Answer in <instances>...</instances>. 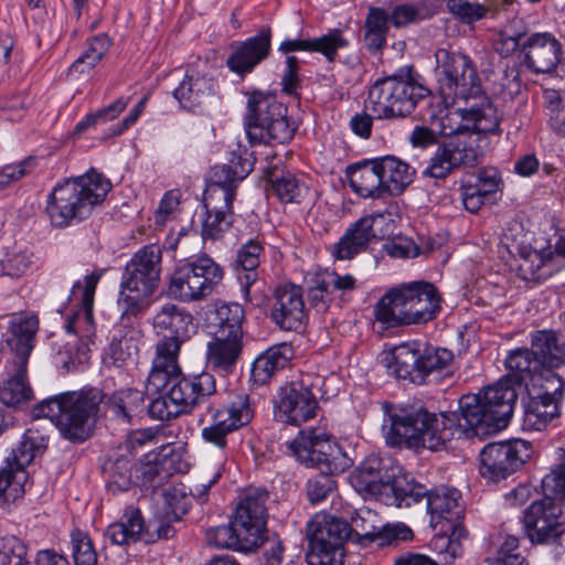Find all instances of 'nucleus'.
Here are the masks:
<instances>
[{
    "instance_id": "obj_59",
    "label": "nucleus",
    "mask_w": 565,
    "mask_h": 565,
    "mask_svg": "<svg viewBox=\"0 0 565 565\" xmlns=\"http://www.w3.org/2000/svg\"><path fill=\"white\" fill-rule=\"evenodd\" d=\"M46 443L47 439L40 435L38 428H30L24 434V439L20 443L19 447L13 449L12 452L19 460L22 455H29L32 462L35 454L46 448Z\"/></svg>"
},
{
    "instance_id": "obj_31",
    "label": "nucleus",
    "mask_w": 565,
    "mask_h": 565,
    "mask_svg": "<svg viewBox=\"0 0 565 565\" xmlns=\"http://www.w3.org/2000/svg\"><path fill=\"white\" fill-rule=\"evenodd\" d=\"M31 463L29 455H22L20 460L12 452L0 469V498L14 501L24 493L28 481L25 467Z\"/></svg>"
},
{
    "instance_id": "obj_48",
    "label": "nucleus",
    "mask_w": 565,
    "mask_h": 565,
    "mask_svg": "<svg viewBox=\"0 0 565 565\" xmlns=\"http://www.w3.org/2000/svg\"><path fill=\"white\" fill-rule=\"evenodd\" d=\"M263 252L262 245L257 241L250 239L242 246L237 252L236 264L244 270L248 271L245 275V297H248L249 287L256 280V273L254 271L259 265V256Z\"/></svg>"
},
{
    "instance_id": "obj_15",
    "label": "nucleus",
    "mask_w": 565,
    "mask_h": 565,
    "mask_svg": "<svg viewBox=\"0 0 565 565\" xmlns=\"http://www.w3.org/2000/svg\"><path fill=\"white\" fill-rule=\"evenodd\" d=\"M222 279V268L204 255L173 273L169 292L182 301L201 300L209 296Z\"/></svg>"
},
{
    "instance_id": "obj_51",
    "label": "nucleus",
    "mask_w": 565,
    "mask_h": 565,
    "mask_svg": "<svg viewBox=\"0 0 565 565\" xmlns=\"http://www.w3.org/2000/svg\"><path fill=\"white\" fill-rule=\"evenodd\" d=\"M349 44L348 39L343 32L333 29L327 34L310 39V52L321 53L329 62H333L338 51L347 47Z\"/></svg>"
},
{
    "instance_id": "obj_28",
    "label": "nucleus",
    "mask_w": 565,
    "mask_h": 565,
    "mask_svg": "<svg viewBox=\"0 0 565 565\" xmlns=\"http://www.w3.org/2000/svg\"><path fill=\"white\" fill-rule=\"evenodd\" d=\"M409 284L391 289L377 302L375 317L387 328L409 324Z\"/></svg>"
},
{
    "instance_id": "obj_57",
    "label": "nucleus",
    "mask_w": 565,
    "mask_h": 565,
    "mask_svg": "<svg viewBox=\"0 0 565 565\" xmlns=\"http://www.w3.org/2000/svg\"><path fill=\"white\" fill-rule=\"evenodd\" d=\"M75 565H97V554L89 537L77 531L72 534Z\"/></svg>"
},
{
    "instance_id": "obj_20",
    "label": "nucleus",
    "mask_w": 565,
    "mask_h": 565,
    "mask_svg": "<svg viewBox=\"0 0 565 565\" xmlns=\"http://www.w3.org/2000/svg\"><path fill=\"white\" fill-rule=\"evenodd\" d=\"M268 499V491L254 490L246 494L235 509L232 520L236 531L241 533L245 546H249L250 550L256 548L263 542L268 518L266 508Z\"/></svg>"
},
{
    "instance_id": "obj_22",
    "label": "nucleus",
    "mask_w": 565,
    "mask_h": 565,
    "mask_svg": "<svg viewBox=\"0 0 565 565\" xmlns=\"http://www.w3.org/2000/svg\"><path fill=\"white\" fill-rule=\"evenodd\" d=\"M393 221L390 213L367 215L347 231L334 249L338 259H351L364 250L375 238H382L392 232Z\"/></svg>"
},
{
    "instance_id": "obj_34",
    "label": "nucleus",
    "mask_w": 565,
    "mask_h": 565,
    "mask_svg": "<svg viewBox=\"0 0 565 565\" xmlns=\"http://www.w3.org/2000/svg\"><path fill=\"white\" fill-rule=\"evenodd\" d=\"M351 188L362 198H385L376 160L350 168L348 171Z\"/></svg>"
},
{
    "instance_id": "obj_9",
    "label": "nucleus",
    "mask_w": 565,
    "mask_h": 565,
    "mask_svg": "<svg viewBox=\"0 0 565 565\" xmlns=\"http://www.w3.org/2000/svg\"><path fill=\"white\" fill-rule=\"evenodd\" d=\"M39 329L36 316L18 317L10 322V335L6 348L14 354L17 370L0 387V399L8 406H18L32 397V390L25 382L26 363L33 349V342Z\"/></svg>"
},
{
    "instance_id": "obj_37",
    "label": "nucleus",
    "mask_w": 565,
    "mask_h": 565,
    "mask_svg": "<svg viewBox=\"0 0 565 565\" xmlns=\"http://www.w3.org/2000/svg\"><path fill=\"white\" fill-rule=\"evenodd\" d=\"M99 280V275L90 274L85 277V286L82 294V306L83 311L74 316L66 326L68 333L77 332L81 330L82 337L87 338L89 341L95 334L94 322H93V302L94 294Z\"/></svg>"
},
{
    "instance_id": "obj_54",
    "label": "nucleus",
    "mask_w": 565,
    "mask_h": 565,
    "mask_svg": "<svg viewBox=\"0 0 565 565\" xmlns=\"http://www.w3.org/2000/svg\"><path fill=\"white\" fill-rule=\"evenodd\" d=\"M448 10L463 23H473L486 17L488 8L484 4L469 0H448Z\"/></svg>"
},
{
    "instance_id": "obj_32",
    "label": "nucleus",
    "mask_w": 565,
    "mask_h": 565,
    "mask_svg": "<svg viewBox=\"0 0 565 565\" xmlns=\"http://www.w3.org/2000/svg\"><path fill=\"white\" fill-rule=\"evenodd\" d=\"M439 309V298L434 285L415 281L409 284V324L431 320Z\"/></svg>"
},
{
    "instance_id": "obj_13",
    "label": "nucleus",
    "mask_w": 565,
    "mask_h": 565,
    "mask_svg": "<svg viewBox=\"0 0 565 565\" xmlns=\"http://www.w3.org/2000/svg\"><path fill=\"white\" fill-rule=\"evenodd\" d=\"M291 455L300 462L312 467H324L328 473H341L350 467V458L330 440L323 426H308L287 443Z\"/></svg>"
},
{
    "instance_id": "obj_53",
    "label": "nucleus",
    "mask_w": 565,
    "mask_h": 565,
    "mask_svg": "<svg viewBox=\"0 0 565 565\" xmlns=\"http://www.w3.org/2000/svg\"><path fill=\"white\" fill-rule=\"evenodd\" d=\"M26 552L25 544L18 537H0V565H24Z\"/></svg>"
},
{
    "instance_id": "obj_46",
    "label": "nucleus",
    "mask_w": 565,
    "mask_h": 565,
    "mask_svg": "<svg viewBox=\"0 0 565 565\" xmlns=\"http://www.w3.org/2000/svg\"><path fill=\"white\" fill-rule=\"evenodd\" d=\"M110 46V40L106 34L94 36L86 52L82 54L70 67V73L84 74L94 68L104 57Z\"/></svg>"
},
{
    "instance_id": "obj_58",
    "label": "nucleus",
    "mask_w": 565,
    "mask_h": 565,
    "mask_svg": "<svg viewBox=\"0 0 565 565\" xmlns=\"http://www.w3.org/2000/svg\"><path fill=\"white\" fill-rule=\"evenodd\" d=\"M169 393L160 395L157 398L152 399L148 406V414L158 420H170L172 418L178 417L181 412V407L177 406L173 401H171Z\"/></svg>"
},
{
    "instance_id": "obj_11",
    "label": "nucleus",
    "mask_w": 565,
    "mask_h": 565,
    "mask_svg": "<svg viewBox=\"0 0 565 565\" xmlns=\"http://www.w3.org/2000/svg\"><path fill=\"white\" fill-rule=\"evenodd\" d=\"M427 89L411 74H394L379 79L369 92L371 109L377 118H401L408 116Z\"/></svg>"
},
{
    "instance_id": "obj_45",
    "label": "nucleus",
    "mask_w": 565,
    "mask_h": 565,
    "mask_svg": "<svg viewBox=\"0 0 565 565\" xmlns=\"http://www.w3.org/2000/svg\"><path fill=\"white\" fill-rule=\"evenodd\" d=\"M505 365L515 382H523L531 376L532 372L539 370L541 363L532 348L512 351L505 359Z\"/></svg>"
},
{
    "instance_id": "obj_5",
    "label": "nucleus",
    "mask_w": 565,
    "mask_h": 565,
    "mask_svg": "<svg viewBox=\"0 0 565 565\" xmlns=\"http://www.w3.org/2000/svg\"><path fill=\"white\" fill-rule=\"evenodd\" d=\"M253 164L248 159L233 154L228 164L221 167L224 174L218 181L207 188L203 199L205 217L202 223L203 239H216L232 224V204L234 191L228 183L243 180L252 171Z\"/></svg>"
},
{
    "instance_id": "obj_55",
    "label": "nucleus",
    "mask_w": 565,
    "mask_h": 565,
    "mask_svg": "<svg viewBox=\"0 0 565 565\" xmlns=\"http://www.w3.org/2000/svg\"><path fill=\"white\" fill-rule=\"evenodd\" d=\"M270 191L281 202L291 203L296 202L300 195L301 188L290 172L282 173L280 177L270 179Z\"/></svg>"
},
{
    "instance_id": "obj_4",
    "label": "nucleus",
    "mask_w": 565,
    "mask_h": 565,
    "mask_svg": "<svg viewBox=\"0 0 565 565\" xmlns=\"http://www.w3.org/2000/svg\"><path fill=\"white\" fill-rule=\"evenodd\" d=\"M350 483L364 499H374L388 507H411L425 493V487L405 473L393 475L381 458L372 456L350 475Z\"/></svg>"
},
{
    "instance_id": "obj_18",
    "label": "nucleus",
    "mask_w": 565,
    "mask_h": 565,
    "mask_svg": "<svg viewBox=\"0 0 565 565\" xmlns=\"http://www.w3.org/2000/svg\"><path fill=\"white\" fill-rule=\"evenodd\" d=\"M563 508L550 499L534 501L523 515L526 537L533 544H555L565 532Z\"/></svg>"
},
{
    "instance_id": "obj_23",
    "label": "nucleus",
    "mask_w": 565,
    "mask_h": 565,
    "mask_svg": "<svg viewBox=\"0 0 565 565\" xmlns=\"http://www.w3.org/2000/svg\"><path fill=\"white\" fill-rule=\"evenodd\" d=\"M318 402L303 382H292L279 392L276 416L292 425H300L317 416Z\"/></svg>"
},
{
    "instance_id": "obj_39",
    "label": "nucleus",
    "mask_w": 565,
    "mask_h": 565,
    "mask_svg": "<svg viewBox=\"0 0 565 565\" xmlns=\"http://www.w3.org/2000/svg\"><path fill=\"white\" fill-rule=\"evenodd\" d=\"M212 79L204 74H186L185 78L174 89V97L185 108L202 104L212 94Z\"/></svg>"
},
{
    "instance_id": "obj_2",
    "label": "nucleus",
    "mask_w": 565,
    "mask_h": 565,
    "mask_svg": "<svg viewBox=\"0 0 565 565\" xmlns=\"http://www.w3.org/2000/svg\"><path fill=\"white\" fill-rule=\"evenodd\" d=\"M516 398L509 381L500 380L482 393L462 396L459 413H443L439 418L422 407L395 409L386 403L383 431L392 446L437 450L456 434L483 437L501 430L513 414Z\"/></svg>"
},
{
    "instance_id": "obj_29",
    "label": "nucleus",
    "mask_w": 565,
    "mask_h": 565,
    "mask_svg": "<svg viewBox=\"0 0 565 565\" xmlns=\"http://www.w3.org/2000/svg\"><path fill=\"white\" fill-rule=\"evenodd\" d=\"M241 338H226L225 333H214L207 343L206 365L215 372L228 373L235 366L242 353Z\"/></svg>"
},
{
    "instance_id": "obj_19",
    "label": "nucleus",
    "mask_w": 565,
    "mask_h": 565,
    "mask_svg": "<svg viewBox=\"0 0 565 565\" xmlns=\"http://www.w3.org/2000/svg\"><path fill=\"white\" fill-rule=\"evenodd\" d=\"M212 423L202 429L201 436L206 441L221 449L226 446L227 435L250 423L254 416L249 396L239 394L230 405L222 409L209 407Z\"/></svg>"
},
{
    "instance_id": "obj_44",
    "label": "nucleus",
    "mask_w": 565,
    "mask_h": 565,
    "mask_svg": "<svg viewBox=\"0 0 565 565\" xmlns=\"http://www.w3.org/2000/svg\"><path fill=\"white\" fill-rule=\"evenodd\" d=\"M136 460L130 455H121L116 458L110 468V477L107 482L108 490L114 494L129 490L135 483L132 469Z\"/></svg>"
},
{
    "instance_id": "obj_30",
    "label": "nucleus",
    "mask_w": 565,
    "mask_h": 565,
    "mask_svg": "<svg viewBox=\"0 0 565 565\" xmlns=\"http://www.w3.org/2000/svg\"><path fill=\"white\" fill-rule=\"evenodd\" d=\"M141 331L134 326H122L104 355L106 366L124 367L132 363L138 353Z\"/></svg>"
},
{
    "instance_id": "obj_25",
    "label": "nucleus",
    "mask_w": 565,
    "mask_h": 565,
    "mask_svg": "<svg viewBox=\"0 0 565 565\" xmlns=\"http://www.w3.org/2000/svg\"><path fill=\"white\" fill-rule=\"evenodd\" d=\"M271 317L284 330L298 331L302 328L306 311L299 286L282 285L276 288Z\"/></svg>"
},
{
    "instance_id": "obj_43",
    "label": "nucleus",
    "mask_w": 565,
    "mask_h": 565,
    "mask_svg": "<svg viewBox=\"0 0 565 565\" xmlns=\"http://www.w3.org/2000/svg\"><path fill=\"white\" fill-rule=\"evenodd\" d=\"M224 470L223 460L206 461L201 465L189 492L192 497L204 501L210 488L217 482Z\"/></svg>"
},
{
    "instance_id": "obj_38",
    "label": "nucleus",
    "mask_w": 565,
    "mask_h": 565,
    "mask_svg": "<svg viewBox=\"0 0 565 565\" xmlns=\"http://www.w3.org/2000/svg\"><path fill=\"white\" fill-rule=\"evenodd\" d=\"M291 356L288 344L271 347L262 353L253 363L252 377L257 384H265L276 371L284 369Z\"/></svg>"
},
{
    "instance_id": "obj_62",
    "label": "nucleus",
    "mask_w": 565,
    "mask_h": 565,
    "mask_svg": "<svg viewBox=\"0 0 565 565\" xmlns=\"http://www.w3.org/2000/svg\"><path fill=\"white\" fill-rule=\"evenodd\" d=\"M498 94L504 99H513L521 92L520 73L515 66L507 67L500 82Z\"/></svg>"
},
{
    "instance_id": "obj_7",
    "label": "nucleus",
    "mask_w": 565,
    "mask_h": 565,
    "mask_svg": "<svg viewBox=\"0 0 565 565\" xmlns=\"http://www.w3.org/2000/svg\"><path fill=\"white\" fill-rule=\"evenodd\" d=\"M98 412L97 395L63 394L42 402L38 415L55 423L65 439L86 440L92 434V419Z\"/></svg>"
},
{
    "instance_id": "obj_10",
    "label": "nucleus",
    "mask_w": 565,
    "mask_h": 565,
    "mask_svg": "<svg viewBox=\"0 0 565 565\" xmlns=\"http://www.w3.org/2000/svg\"><path fill=\"white\" fill-rule=\"evenodd\" d=\"M153 327L158 332L169 333L157 343L150 371V382L158 387L164 384V379H168L169 374L178 370L177 358L183 339L192 328V317L181 312L175 305L168 303L154 316Z\"/></svg>"
},
{
    "instance_id": "obj_33",
    "label": "nucleus",
    "mask_w": 565,
    "mask_h": 565,
    "mask_svg": "<svg viewBox=\"0 0 565 565\" xmlns=\"http://www.w3.org/2000/svg\"><path fill=\"white\" fill-rule=\"evenodd\" d=\"M531 344L541 365L557 369L565 364V340L553 330H540L532 334Z\"/></svg>"
},
{
    "instance_id": "obj_61",
    "label": "nucleus",
    "mask_w": 565,
    "mask_h": 565,
    "mask_svg": "<svg viewBox=\"0 0 565 565\" xmlns=\"http://www.w3.org/2000/svg\"><path fill=\"white\" fill-rule=\"evenodd\" d=\"M330 286L323 274H319L313 279V285L309 287L308 297L312 307L318 311H323L328 307L327 296L329 295Z\"/></svg>"
},
{
    "instance_id": "obj_27",
    "label": "nucleus",
    "mask_w": 565,
    "mask_h": 565,
    "mask_svg": "<svg viewBox=\"0 0 565 565\" xmlns=\"http://www.w3.org/2000/svg\"><path fill=\"white\" fill-rule=\"evenodd\" d=\"M270 50V30L264 29L256 36L239 43L227 58L231 71L244 74L250 72L267 57Z\"/></svg>"
},
{
    "instance_id": "obj_41",
    "label": "nucleus",
    "mask_w": 565,
    "mask_h": 565,
    "mask_svg": "<svg viewBox=\"0 0 565 565\" xmlns=\"http://www.w3.org/2000/svg\"><path fill=\"white\" fill-rule=\"evenodd\" d=\"M559 416V404L532 396L525 407L523 428L526 430H543L551 420Z\"/></svg>"
},
{
    "instance_id": "obj_14",
    "label": "nucleus",
    "mask_w": 565,
    "mask_h": 565,
    "mask_svg": "<svg viewBox=\"0 0 565 565\" xmlns=\"http://www.w3.org/2000/svg\"><path fill=\"white\" fill-rule=\"evenodd\" d=\"M351 534L352 529L347 521L324 513L315 515L307 527L309 565L340 562L342 546Z\"/></svg>"
},
{
    "instance_id": "obj_47",
    "label": "nucleus",
    "mask_w": 565,
    "mask_h": 565,
    "mask_svg": "<svg viewBox=\"0 0 565 565\" xmlns=\"http://www.w3.org/2000/svg\"><path fill=\"white\" fill-rule=\"evenodd\" d=\"M186 488L183 484L168 488L162 493L163 513L169 521H179L190 508Z\"/></svg>"
},
{
    "instance_id": "obj_16",
    "label": "nucleus",
    "mask_w": 565,
    "mask_h": 565,
    "mask_svg": "<svg viewBox=\"0 0 565 565\" xmlns=\"http://www.w3.org/2000/svg\"><path fill=\"white\" fill-rule=\"evenodd\" d=\"M532 454L531 443L522 439L489 444L480 452V472L498 482L521 468Z\"/></svg>"
},
{
    "instance_id": "obj_26",
    "label": "nucleus",
    "mask_w": 565,
    "mask_h": 565,
    "mask_svg": "<svg viewBox=\"0 0 565 565\" xmlns=\"http://www.w3.org/2000/svg\"><path fill=\"white\" fill-rule=\"evenodd\" d=\"M525 64L535 73H550L561 61V43L551 34L537 33L522 44Z\"/></svg>"
},
{
    "instance_id": "obj_40",
    "label": "nucleus",
    "mask_w": 565,
    "mask_h": 565,
    "mask_svg": "<svg viewBox=\"0 0 565 565\" xmlns=\"http://www.w3.org/2000/svg\"><path fill=\"white\" fill-rule=\"evenodd\" d=\"M145 396L139 390L126 388L115 392L108 399V408L122 424H130L143 409Z\"/></svg>"
},
{
    "instance_id": "obj_52",
    "label": "nucleus",
    "mask_w": 565,
    "mask_h": 565,
    "mask_svg": "<svg viewBox=\"0 0 565 565\" xmlns=\"http://www.w3.org/2000/svg\"><path fill=\"white\" fill-rule=\"evenodd\" d=\"M543 499L565 502V467L559 462L542 479Z\"/></svg>"
},
{
    "instance_id": "obj_24",
    "label": "nucleus",
    "mask_w": 565,
    "mask_h": 565,
    "mask_svg": "<svg viewBox=\"0 0 565 565\" xmlns=\"http://www.w3.org/2000/svg\"><path fill=\"white\" fill-rule=\"evenodd\" d=\"M376 514L370 509H360L351 516L349 526L361 541L376 542L379 546L390 545L393 541L408 540L412 531L405 525L383 526L375 524Z\"/></svg>"
},
{
    "instance_id": "obj_42",
    "label": "nucleus",
    "mask_w": 565,
    "mask_h": 565,
    "mask_svg": "<svg viewBox=\"0 0 565 565\" xmlns=\"http://www.w3.org/2000/svg\"><path fill=\"white\" fill-rule=\"evenodd\" d=\"M216 318L217 324L214 333H225L226 338H243L244 309L241 305L220 306L216 310Z\"/></svg>"
},
{
    "instance_id": "obj_21",
    "label": "nucleus",
    "mask_w": 565,
    "mask_h": 565,
    "mask_svg": "<svg viewBox=\"0 0 565 565\" xmlns=\"http://www.w3.org/2000/svg\"><path fill=\"white\" fill-rule=\"evenodd\" d=\"M177 372L169 374L168 379H164L162 386H156L150 382V374L147 379V388L153 392H159L171 385L168 393L170 399L175 403L177 406L181 407L182 413H186L194 405L200 403L204 397L211 396L216 392L215 379L212 374L204 372L193 379L180 376L181 369L177 363Z\"/></svg>"
},
{
    "instance_id": "obj_63",
    "label": "nucleus",
    "mask_w": 565,
    "mask_h": 565,
    "mask_svg": "<svg viewBox=\"0 0 565 565\" xmlns=\"http://www.w3.org/2000/svg\"><path fill=\"white\" fill-rule=\"evenodd\" d=\"M542 393L539 395L551 402L561 404L563 401L564 381L557 374H548L541 384Z\"/></svg>"
},
{
    "instance_id": "obj_36",
    "label": "nucleus",
    "mask_w": 565,
    "mask_h": 565,
    "mask_svg": "<svg viewBox=\"0 0 565 565\" xmlns=\"http://www.w3.org/2000/svg\"><path fill=\"white\" fill-rule=\"evenodd\" d=\"M460 499L461 494L457 489L440 487L430 492L425 489V493L413 504L425 500L426 509L433 516L447 519L449 514V519H458L461 513Z\"/></svg>"
},
{
    "instance_id": "obj_64",
    "label": "nucleus",
    "mask_w": 565,
    "mask_h": 565,
    "mask_svg": "<svg viewBox=\"0 0 565 565\" xmlns=\"http://www.w3.org/2000/svg\"><path fill=\"white\" fill-rule=\"evenodd\" d=\"M441 134L444 136H447L448 138L444 140L441 143H439L434 130H431L428 127L417 126L409 135V142L412 143L413 147L423 149L433 145H438V149L441 145H444L446 141L450 139L449 135H445L443 131Z\"/></svg>"
},
{
    "instance_id": "obj_49",
    "label": "nucleus",
    "mask_w": 565,
    "mask_h": 565,
    "mask_svg": "<svg viewBox=\"0 0 565 565\" xmlns=\"http://www.w3.org/2000/svg\"><path fill=\"white\" fill-rule=\"evenodd\" d=\"M206 540L209 544L222 548H233L243 552H250L249 546H245L239 532L236 531V526L231 520L228 525H221L210 530L206 533Z\"/></svg>"
},
{
    "instance_id": "obj_1",
    "label": "nucleus",
    "mask_w": 565,
    "mask_h": 565,
    "mask_svg": "<svg viewBox=\"0 0 565 565\" xmlns=\"http://www.w3.org/2000/svg\"><path fill=\"white\" fill-rule=\"evenodd\" d=\"M439 92L454 102L463 99L470 105L458 108L443 118V132L450 139L430 158L424 175L444 179L454 170L478 163L476 134L498 131L497 108L481 92L480 79L471 60L455 51L438 49L435 53Z\"/></svg>"
},
{
    "instance_id": "obj_35",
    "label": "nucleus",
    "mask_w": 565,
    "mask_h": 565,
    "mask_svg": "<svg viewBox=\"0 0 565 565\" xmlns=\"http://www.w3.org/2000/svg\"><path fill=\"white\" fill-rule=\"evenodd\" d=\"M376 163L386 196L401 194L412 182L413 170L406 162L384 157L376 159Z\"/></svg>"
},
{
    "instance_id": "obj_17",
    "label": "nucleus",
    "mask_w": 565,
    "mask_h": 565,
    "mask_svg": "<svg viewBox=\"0 0 565 565\" xmlns=\"http://www.w3.org/2000/svg\"><path fill=\"white\" fill-rule=\"evenodd\" d=\"M162 512L161 519L145 525L138 509L129 507L118 522L110 524L105 535L117 545L137 541L152 542L154 539H170L175 530Z\"/></svg>"
},
{
    "instance_id": "obj_6",
    "label": "nucleus",
    "mask_w": 565,
    "mask_h": 565,
    "mask_svg": "<svg viewBox=\"0 0 565 565\" xmlns=\"http://www.w3.org/2000/svg\"><path fill=\"white\" fill-rule=\"evenodd\" d=\"M161 248L147 245L135 254L127 264L118 303L122 307V320L127 316H137L143 309V300L159 286L161 273Z\"/></svg>"
},
{
    "instance_id": "obj_60",
    "label": "nucleus",
    "mask_w": 565,
    "mask_h": 565,
    "mask_svg": "<svg viewBox=\"0 0 565 565\" xmlns=\"http://www.w3.org/2000/svg\"><path fill=\"white\" fill-rule=\"evenodd\" d=\"M461 532V529L454 527L451 537L447 535H438L435 537V548H437L439 553L444 555L445 562L454 561L461 553V545L458 541Z\"/></svg>"
},
{
    "instance_id": "obj_8",
    "label": "nucleus",
    "mask_w": 565,
    "mask_h": 565,
    "mask_svg": "<svg viewBox=\"0 0 565 565\" xmlns=\"http://www.w3.org/2000/svg\"><path fill=\"white\" fill-rule=\"evenodd\" d=\"M454 361L451 351L420 342H404L383 355L382 362L398 379L423 384L435 371H441Z\"/></svg>"
},
{
    "instance_id": "obj_3",
    "label": "nucleus",
    "mask_w": 565,
    "mask_h": 565,
    "mask_svg": "<svg viewBox=\"0 0 565 565\" xmlns=\"http://www.w3.org/2000/svg\"><path fill=\"white\" fill-rule=\"evenodd\" d=\"M111 183L95 169L56 185L47 200V214L56 227L67 226L73 220H84L94 206L104 202Z\"/></svg>"
},
{
    "instance_id": "obj_50",
    "label": "nucleus",
    "mask_w": 565,
    "mask_h": 565,
    "mask_svg": "<svg viewBox=\"0 0 565 565\" xmlns=\"http://www.w3.org/2000/svg\"><path fill=\"white\" fill-rule=\"evenodd\" d=\"M32 264V253L21 245L10 247L1 260L2 274L12 278L21 277Z\"/></svg>"
},
{
    "instance_id": "obj_12",
    "label": "nucleus",
    "mask_w": 565,
    "mask_h": 565,
    "mask_svg": "<svg viewBox=\"0 0 565 565\" xmlns=\"http://www.w3.org/2000/svg\"><path fill=\"white\" fill-rule=\"evenodd\" d=\"M246 135L252 143H285L294 137L287 108L273 96L254 93L248 100Z\"/></svg>"
},
{
    "instance_id": "obj_56",
    "label": "nucleus",
    "mask_w": 565,
    "mask_h": 565,
    "mask_svg": "<svg viewBox=\"0 0 565 565\" xmlns=\"http://www.w3.org/2000/svg\"><path fill=\"white\" fill-rule=\"evenodd\" d=\"M321 473L311 478L307 483V493L310 502L318 503L326 500L335 490V481L324 467H319Z\"/></svg>"
}]
</instances>
